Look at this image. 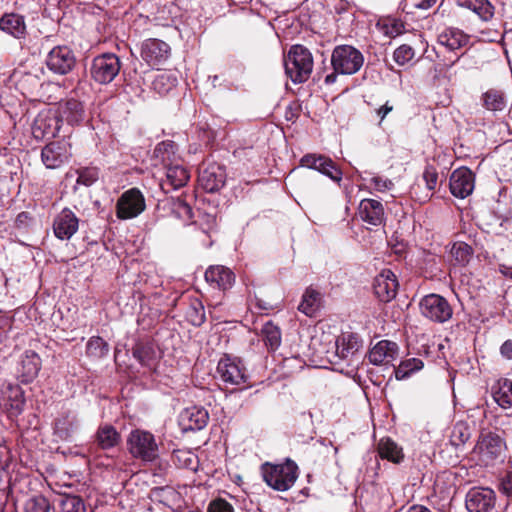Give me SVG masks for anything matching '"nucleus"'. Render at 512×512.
Masks as SVG:
<instances>
[{
	"label": "nucleus",
	"instance_id": "nucleus-1",
	"mask_svg": "<svg viewBox=\"0 0 512 512\" xmlns=\"http://www.w3.org/2000/svg\"><path fill=\"white\" fill-rule=\"evenodd\" d=\"M363 63V54L355 47L351 45L336 46L331 55L333 72L325 76V84H334L339 74L353 75L357 73L363 66Z\"/></svg>",
	"mask_w": 512,
	"mask_h": 512
},
{
	"label": "nucleus",
	"instance_id": "nucleus-2",
	"mask_svg": "<svg viewBox=\"0 0 512 512\" xmlns=\"http://www.w3.org/2000/svg\"><path fill=\"white\" fill-rule=\"evenodd\" d=\"M261 473L265 483L276 491H287L298 478V466L291 459L281 464L266 462L261 466Z\"/></svg>",
	"mask_w": 512,
	"mask_h": 512
},
{
	"label": "nucleus",
	"instance_id": "nucleus-3",
	"mask_svg": "<svg viewBox=\"0 0 512 512\" xmlns=\"http://www.w3.org/2000/svg\"><path fill=\"white\" fill-rule=\"evenodd\" d=\"M284 67L293 83L306 82L313 70L311 52L303 45H293L284 58Z\"/></svg>",
	"mask_w": 512,
	"mask_h": 512
},
{
	"label": "nucleus",
	"instance_id": "nucleus-4",
	"mask_svg": "<svg viewBox=\"0 0 512 512\" xmlns=\"http://www.w3.org/2000/svg\"><path fill=\"white\" fill-rule=\"evenodd\" d=\"M130 454L145 462H153L158 457V445L152 433L140 429L131 431L127 439Z\"/></svg>",
	"mask_w": 512,
	"mask_h": 512
},
{
	"label": "nucleus",
	"instance_id": "nucleus-5",
	"mask_svg": "<svg viewBox=\"0 0 512 512\" xmlns=\"http://www.w3.org/2000/svg\"><path fill=\"white\" fill-rule=\"evenodd\" d=\"M419 308L423 317L436 323H445L453 315L449 302L438 294L424 296L419 303Z\"/></svg>",
	"mask_w": 512,
	"mask_h": 512
},
{
	"label": "nucleus",
	"instance_id": "nucleus-6",
	"mask_svg": "<svg viewBox=\"0 0 512 512\" xmlns=\"http://www.w3.org/2000/svg\"><path fill=\"white\" fill-rule=\"evenodd\" d=\"M120 68L121 62L118 56L113 53H104L93 59L90 74L97 83L108 84L119 74Z\"/></svg>",
	"mask_w": 512,
	"mask_h": 512
},
{
	"label": "nucleus",
	"instance_id": "nucleus-7",
	"mask_svg": "<svg viewBox=\"0 0 512 512\" xmlns=\"http://www.w3.org/2000/svg\"><path fill=\"white\" fill-rule=\"evenodd\" d=\"M503 446L504 443L497 434L491 432L481 434L473 449V454L481 464L488 466L501 455Z\"/></svg>",
	"mask_w": 512,
	"mask_h": 512
},
{
	"label": "nucleus",
	"instance_id": "nucleus-8",
	"mask_svg": "<svg viewBox=\"0 0 512 512\" xmlns=\"http://www.w3.org/2000/svg\"><path fill=\"white\" fill-rule=\"evenodd\" d=\"M145 199L137 188L125 191L116 204V214L119 219H132L141 214L145 209Z\"/></svg>",
	"mask_w": 512,
	"mask_h": 512
},
{
	"label": "nucleus",
	"instance_id": "nucleus-9",
	"mask_svg": "<svg viewBox=\"0 0 512 512\" xmlns=\"http://www.w3.org/2000/svg\"><path fill=\"white\" fill-rule=\"evenodd\" d=\"M61 124V120L54 110H42L33 122L32 134L38 140L54 138L58 135Z\"/></svg>",
	"mask_w": 512,
	"mask_h": 512
},
{
	"label": "nucleus",
	"instance_id": "nucleus-10",
	"mask_svg": "<svg viewBox=\"0 0 512 512\" xmlns=\"http://www.w3.org/2000/svg\"><path fill=\"white\" fill-rule=\"evenodd\" d=\"M76 64L73 51L66 45L52 48L46 57L47 68L57 75H66Z\"/></svg>",
	"mask_w": 512,
	"mask_h": 512
},
{
	"label": "nucleus",
	"instance_id": "nucleus-11",
	"mask_svg": "<svg viewBox=\"0 0 512 512\" xmlns=\"http://www.w3.org/2000/svg\"><path fill=\"white\" fill-rule=\"evenodd\" d=\"M496 504L495 492L486 487H472L465 496L468 512H491Z\"/></svg>",
	"mask_w": 512,
	"mask_h": 512
},
{
	"label": "nucleus",
	"instance_id": "nucleus-12",
	"mask_svg": "<svg viewBox=\"0 0 512 512\" xmlns=\"http://www.w3.org/2000/svg\"><path fill=\"white\" fill-rule=\"evenodd\" d=\"M170 46L159 39L150 38L141 44V58L152 68H158L170 57Z\"/></svg>",
	"mask_w": 512,
	"mask_h": 512
},
{
	"label": "nucleus",
	"instance_id": "nucleus-13",
	"mask_svg": "<svg viewBox=\"0 0 512 512\" xmlns=\"http://www.w3.org/2000/svg\"><path fill=\"white\" fill-rule=\"evenodd\" d=\"M300 164L302 167L320 172L336 183H339L342 180V171L331 158L325 155L306 154L301 158Z\"/></svg>",
	"mask_w": 512,
	"mask_h": 512
},
{
	"label": "nucleus",
	"instance_id": "nucleus-14",
	"mask_svg": "<svg viewBox=\"0 0 512 512\" xmlns=\"http://www.w3.org/2000/svg\"><path fill=\"white\" fill-rule=\"evenodd\" d=\"M217 372L223 382L230 385L246 384L248 375L241 361L225 356L220 359Z\"/></svg>",
	"mask_w": 512,
	"mask_h": 512
},
{
	"label": "nucleus",
	"instance_id": "nucleus-15",
	"mask_svg": "<svg viewBox=\"0 0 512 512\" xmlns=\"http://www.w3.org/2000/svg\"><path fill=\"white\" fill-rule=\"evenodd\" d=\"M474 186L475 176L470 169L460 167L452 172L449 187L453 196L464 199L473 192Z\"/></svg>",
	"mask_w": 512,
	"mask_h": 512
},
{
	"label": "nucleus",
	"instance_id": "nucleus-16",
	"mask_svg": "<svg viewBox=\"0 0 512 512\" xmlns=\"http://www.w3.org/2000/svg\"><path fill=\"white\" fill-rule=\"evenodd\" d=\"M226 172L222 166L217 163L208 164L199 172L198 183L209 193L219 191L225 184Z\"/></svg>",
	"mask_w": 512,
	"mask_h": 512
},
{
	"label": "nucleus",
	"instance_id": "nucleus-17",
	"mask_svg": "<svg viewBox=\"0 0 512 512\" xmlns=\"http://www.w3.org/2000/svg\"><path fill=\"white\" fill-rule=\"evenodd\" d=\"M70 156L69 145L63 141L51 142L41 152L42 162L49 169L59 168Z\"/></svg>",
	"mask_w": 512,
	"mask_h": 512
},
{
	"label": "nucleus",
	"instance_id": "nucleus-18",
	"mask_svg": "<svg viewBox=\"0 0 512 512\" xmlns=\"http://www.w3.org/2000/svg\"><path fill=\"white\" fill-rule=\"evenodd\" d=\"M373 288L380 301H391L395 298L398 290L396 275L389 269L381 271L374 279Z\"/></svg>",
	"mask_w": 512,
	"mask_h": 512
},
{
	"label": "nucleus",
	"instance_id": "nucleus-19",
	"mask_svg": "<svg viewBox=\"0 0 512 512\" xmlns=\"http://www.w3.org/2000/svg\"><path fill=\"white\" fill-rule=\"evenodd\" d=\"M79 220L68 208L63 209L54 219L53 231L60 240H69L78 230Z\"/></svg>",
	"mask_w": 512,
	"mask_h": 512
},
{
	"label": "nucleus",
	"instance_id": "nucleus-20",
	"mask_svg": "<svg viewBox=\"0 0 512 512\" xmlns=\"http://www.w3.org/2000/svg\"><path fill=\"white\" fill-rule=\"evenodd\" d=\"M208 420V411L199 406L185 408L179 416V422L184 431L201 430L206 427Z\"/></svg>",
	"mask_w": 512,
	"mask_h": 512
},
{
	"label": "nucleus",
	"instance_id": "nucleus-21",
	"mask_svg": "<svg viewBox=\"0 0 512 512\" xmlns=\"http://www.w3.org/2000/svg\"><path fill=\"white\" fill-rule=\"evenodd\" d=\"M166 177L160 183L161 189L165 193L177 190L186 185L190 178L188 170L181 164L170 163L165 165Z\"/></svg>",
	"mask_w": 512,
	"mask_h": 512
},
{
	"label": "nucleus",
	"instance_id": "nucleus-22",
	"mask_svg": "<svg viewBox=\"0 0 512 512\" xmlns=\"http://www.w3.org/2000/svg\"><path fill=\"white\" fill-rule=\"evenodd\" d=\"M205 280L213 288L225 291L232 287L235 282V276L229 268L222 265H215L210 266L206 270Z\"/></svg>",
	"mask_w": 512,
	"mask_h": 512
},
{
	"label": "nucleus",
	"instance_id": "nucleus-23",
	"mask_svg": "<svg viewBox=\"0 0 512 512\" xmlns=\"http://www.w3.org/2000/svg\"><path fill=\"white\" fill-rule=\"evenodd\" d=\"M40 368L41 359L39 355L32 350H27L21 356L18 367V377L22 383H30L36 378Z\"/></svg>",
	"mask_w": 512,
	"mask_h": 512
},
{
	"label": "nucleus",
	"instance_id": "nucleus-24",
	"mask_svg": "<svg viewBox=\"0 0 512 512\" xmlns=\"http://www.w3.org/2000/svg\"><path fill=\"white\" fill-rule=\"evenodd\" d=\"M54 111L58 114L61 123L65 121L69 125L79 124L85 118L83 104L74 98L59 103L57 110Z\"/></svg>",
	"mask_w": 512,
	"mask_h": 512
},
{
	"label": "nucleus",
	"instance_id": "nucleus-25",
	"mask_svg": "<svg viewBox=\"0 0 512 512\" xmlns=\"http://www.w3.org/2000/svg\"><path fill=\"white\" fill-rule=\"evenodd\" d=\"M4 405L11 417H17L25 406V397L19 385L8 384L2 390Z\"/></svg>",
	"mask_w": 512,
	"mask_h": 512
},
{
	"label": "nucleus",
	"instance_id": "nucleus-26",
	"mask_svg": "<svg viewBox=\"0 0 512 512\" xmlns=\"http://www.w3.org/2000/svg\"><path fill=\"white\" fill-rule=\"evenodd\" d=\"M0 30L15 39H23L27 34L25 17L15 12L4 13L0 17Z\"/></svg>",
	"mask_w": 512,
	"mask_h": 512
},
{
	"label": "nucleus",
	"instance_id": "nucleus-27",
	"mask_svg": "<svg viewBox=\"0 0 512 512\" xmlns=\"http://www.w3.org/2000/svg\"><path fill=\"white\" fill-rule=\"evenodd\" d=\"M398 352L396 343L382 340L369 351V361L374 365H388L392 363Z\"/></svg>",
	"mask_w": 512,
	"mask_h": 512
},
{
	"label": "nucleus",
	"instance_id": "nucleus-28",
	"mask_svg": "<svg viewBox=\"0 0 512 512\" xmlns=\"http://www.w3.org/2000/svg\"><path fill=\"white\" fill-rule=\"evenodd\" d=\"M360 218L373 226L382 224L384 220V208L381 202L374 199H363L358 208Z\"/></svg>",
	"mask_w": 512,
	"mask_h": 512
},
{
	"label": "nucleus",
	"instance_id": "nucleus-29",
	"mask_svg": "<svg viewBox=\"0 0 512 512\" xmlns=\"http://www.w3.org/2000/svg\"><path fill=\"white\" fill-rule=\"evenodd\" d=\"M323 297L319 290L310 286L302 295L298 310L308 317H313L322 307Z\"/></svg>",
	"mask_w": 512,
	"mask_h": 512
},
{
	"label": "nucleus",
	"instance_id": "nucleus-30",
	"mask_svg": "<svg viewBox=\"0 0 512 512\" xmlns=\"http://www.w3.org/2000/svg\"><path fill=\"white\" fill-rule=\"evenodd\" d=\"M468 36L458 28H446L438 35V42L447 49L454 51L468 43Z\"/></svg>",
	"mask_w": 512,
	"mask_h": 512
},
{
	"label": "nucleus",
	"instance_id": "nucleus-31",
	"mask_svg": "<svg viewBox=\"0 0 512 512\" xmlns=\"http://www.w3.org/2000/svg\"><path fill=\"white\" fill-rule=\"evenodd\" d=\"M360 347L361 343L358 337L353 334L342 336L336 341V353L342 359L350 361L354 358L357 359V353Z\"/></svg>",
	"mask_w": 512,
	"mask_h": 512
},
{
	"label": "nucleus",
	"instance_id": "nucleus-32",
	"mask_svg": "<svg viewBox=\"0 0 512 512\" xmlns=\"http://www.w3.org/2000/svg\"><path fill=\"white\" fill-rule=\"evenodd\" d=\"M456 4L474 12L483 21H489L494 15V7L488 0H456Z\"/></svg>",
	"mask_w": 512,
	"mask_h": 512
},
{
	"label": "nucleus",
	"instance_id": "nucleus-33",
	"mask_svg": "<svg viewBox=\"0 0 512 512\" xmlns=\"http://www.w3.org/2000/svg\"><path fill=\"white\" fill-rule=\"evenodd\" d=\"M492 397L503 409L512 407V384L509 379H500L492 386Z\"/></svg>",
	"mask_w": 512,
	"mask_h": 512
},
{
	"label": "nucleus",
	"instance_id": "nucleus-34",
	"mask_svg": "<svg viewBox=\"0 0 512 512\" xmlns=\"http://www.w3.org/2000/svg\"><path fill=\"white\" fill-rule=\"evenodd\" d=\"M378 453L382 459L400 463L404 459L403 449L390 438H382L378 443Z\"/></svg>",
	"mask_w": 512,
	"mask_h": 512
},
{
	"label": "nucleus",
	"instance_id": "nucleus-35",
	"mask_svg": "<svg viewBox=\"0 0 512 512\" xmlns=\"http://www.w3.org/2000/svg\"><path fill=\"white\" fill-rule=\"evenodd\" d=\"M96 439L102 449H110L120 441V435L111 425H103L98 428Z\"/></svg>",
	"mask_w": 512,
	"mask_h": 512
},
{
	"label": "nucleus",
	"instance_id": "nucleus-36",
	"mask_svg": "<svg viewBox=\"0 0 512 512\" xmlns=\"http://www.w3.org/2000/svg\"><path fill=\"white\" fill-rule=\"evenodd\" d=\"M262 339L270 350H276L281 344V332L272 322H266L261 329Z\"/></svg>",
	"mask_w": 512,
	"mask_h": 512
},
{
	"label": "nucleus",
	"instance_id": "nucleus-37",
	"mask_svg": "<svg viewBox=\"0 0 512 512\" xmlns=\"http://www.w3.org/2000/svg\"><path fill=\"white\" fill-rule=\"evenodd\" d=\"M483 106L489 111H502L506 106L504 94L496 89H490L482 95Z\"/></svg>",
	"mask_w": 512,
	"mask_h": 512
},
{
	"label": "nucleus",
	"instance_id": "nucleus-38",
	"mask_svg": "<svg viewBox=\"0 0 512 512\" xmlns=\"http://www.w3.org/2000/svg\"><path fill=\"white\" fill-rule=\"evenodd\" d=\"M470 437L471 431L468 423L458 421L454 424L450 435V442L453 446L458 447L464 445Z\"/></svg>",
	"mask_w": 512,
	"mask_h": 512
},
{
	"label": "nucleus",
	"instance_id": "nucleus-39",
	"mask_svg": "<svg viewBox=\"0 0 512 512\" xmlns=\"http://www.w3.org/2000/svg\"><path fill=\"white\" fill-rule=\"evenodd\" d=\"M450 253L458 264L466 265L471 260L474 251L469 244L458 241L453 243Z\"/></svg>",
	"mask_w": 512,
	"mask_h": 512
},
{
	"label": "nucleus",
	"instance_id": "nucleus-40",
	"mask_svg": "<svg viewBox=\"0 0 512 512\" xmlns=\"http://www.w3.org/2000/svg\"><path fill=\"white\" fill-rule=\"evenodd\" d=\"M60 512H86L84 501L76 495H64L59 502Z\"/></svg>",
	"mask_w": 512,
	"mask_h": 512
},
{
	"label": "nucleus",
	"instance_id": "nucleus-41",
	"mask_svg": "<svg viewBox=\"0 0 512 512\" xmlns=\"http://www.w3.org/2000/svg\"><path fill=\"white\" fill-rule=\"evenodd\" d=\"M175 153L176 145L170 140L160 142L154 149L155 157L160 158L164 166L173 162Z\"/></svg>",
	"mask_w": 512,
	"mask_h": 512
},
{
	"label": "nucleus",
	"instance_id": "nucleus-42",
	"mask_svg": "<svg viewBox=\"0 0 512 512\" xmlns=\"http://www.w3.org/2000/svg\"><path fill=\"white\" fill-rule=\"evenodd\" d=\"M423 362L417 358L407 359L395 369V377L398 380L407 378L411 373L420 370Z\"/></svg>",
	"mask_w": 512,
	"mask_h": 512
},
{
	"label": "nucleus",
	"instance_id": "nucleus-43",
	"mask_svg": "<svg viewBox=\"0 0 512 512\" xmlns=\"http://www.w3.org/2000/svg\"><path fill=\"white\" fill-rule=\"evenodd\" d=\"M133 356L143 366L151 367L154 364L156 358L155 351L152 346L140 344L137 345L133 350Z\"/></svg>",
	"mask_w": 512,
	"mask_h": 512
},
{
	"label": "nucleus",
	"instance_id": "nucleus-44",
	"mask_svg": "<svg viewBox=\"0 0 512 512\" xmlns=\"http://www.w3.org/2000/svg\"><path fill=\"white\" fill-rule=\"evenodd\" d=\"M177 83V79L169 74L161 73L157 75L153 81V88L159 94H167Z\"/></svg>",
	"mask_w": 512,
	"mask_h": 512
},
{
	"label": "nucleus",
	"instance_id": "nucleus-45",
	"mask_svg": "<svg viewBox=\"0 0 512 512\" xmlns=\"http://www.w3.org/2000/svg\"><path fill=\"white\" fill-rule=\"evenodd\" d=\"M187 320L194 326H201L205 322V310L200 301L191 303L186 311Z\"/></svg>",
	"mask_w": 512,
	"mask_h": 512
},
{
	"label": "nucleus",
	"instance_id": "nucleus-46",
	"mask_svg": "<svg viewBox=\"0 0 512 512\" xmlns=\"http://www.w3.org/2000/svg\"><path fill=\"white\" fill-rule=\"evenodd\" d=\"M86 352L89 356L101 358L108 353V344L101 337H92L87 342Z\"/></svg>",
	"mask_w": 512,
	"mask_h": 512
},
{
	"label": "nucleus",
	"instance_id": "nucleus-47",
	"mask_svg": "<svg viewBox=\"0 0 512 512\" xmlns=\"http://www.w3.org/2000/svg\"><path fill=\"white\" fill-rule=\"evenodd\" d=\"M25 512H51L49 501L44 496H35L27 500Z\"/></svg>",
	"mask_w": 512,
	"mask_h": 512
},
{
	"label": "nucleus",
	"instance_id": "nucleus-48",
	"mask_svg": "<svg viewBox=\"0 0 512 512\" xmlns=\"http://www.w3.org/2000/svg\"><path fill=\"white\" fill-rule=\"evenodd\" d=\"M77 185L91 186L99 177L98 170L94 167H86L77 171Z\"/></svg>",
	"mask_w": 512,
	"mask_h": 512
},
{
	"label": "nucleus",
	"instance_id": "nucleus-49",
	"mask_svg": "<svg viewBox=\"0 0 512 512\" xmlns=\"http://www.w3.org/2000/svg\"><path fill=\"white\" fill-rule=\"evenodd\" d=\"M414 55V49L409 45L403 44L394 51L393 58L397 64L405 65L413 59Z\"/></svg>",
	"mask_w": 512,
	"mask_h": 512
},
{
	"label": "nucleus",
	"instance_id": "nucleus-50",
	"mask_svg": "<svg viewBox=\"0 0 512 512\" xmlns=\"http://www.w3.org/2000/svg\"><path fill=\"white\" fill-rule=\"evenodd\" d=\"M403 24L395 19H388L383 22L382 30L389 37H396L403 31Z\"/></svg>",
	"mask_w": 512,
	"mask_h": 512
},
{
	"label": "nucleus",
	"instance_id": "nucleus-51",
	"mask_svg": "<svg viewBox=\"0 0 512 512\" xmlns=\"http://www.w3.org/2000/svg\"><path fill=\"white\" fill-rule=\"evenodd\" d=\"M207 512H234V508L225 499L217 498L209 503Z\"/></svg>",
	"mask_w": 512,
	"mask_h": 512
},
{
	"label": "nucleus",
	"instance_id": "nucleus-52",
	"mask_svg": "<svg viewBox=\"0 0 512 512\" xmlns=\"http://www.w3.org/2000/svg\"><path fill=\"white\" fill-rule=\"evenodd\" d=\"M175 457L185 468L190 470L196 469L197 460L194 454L187 451H177Z\"/></svg>",
	"mask_w": 512,
	"mask_h": 512
},
{
	"label": "nucleus",
	"instance_id": "nucleus-53",
	"mask_svg": "<svg viewBox=\"0 0 512 512\" xmlns=\"http://www.w3.org/2000/svg\"><path fill=\"white\" fill-rule=\"evenodd\" d=\"M423 179L425 181L428 190L432 191L437 186L438 173L433 166H427L423 173Z\"/></svg>",
	"mask_w": 512,
	"mask_h": 512
},
{
	"label": "nucleus",
	"instance_id": "nucleus-54",
	"mask_svg": "<svg viewBox=\"0 0 512 512\" xmlns=\"http://www.w3.org/2000/svg\"><path fill=\"white\" fill-rule=\"evenodd\" d=\"M304 365V360L297 356L285 358L283 361V366L289 373L302 370Z\"/></svg>",
	"mask_w": 512,
	"mask_h": 512
},
{
	"label": "nucleus",
	"instance_id": "nucleus-55",
	"mask_svg": "<svg viewBox=\"0 0 512 512\" xmlns=\"http://www.w3.org/2000/svg\"><path fill=\"white\" fill-rule=\"evenodd\" d=\"M371 184L379 192L388 191L393 187V182L390 179L381 176H374L371 179Z\"/></svg>",
	"mask_w": 512,
	"mask_h": 512
},
{
	"label": "nucleus",
	"instance_id": "nucleus-56",
	"mask_svg": "<svg viewBox=\"0 0 512 512\" xmlns=\"http://www.w3.org/2000/svg\"><path fill=\"white\" fill-rule=\"evenodd\" d=\"M500 492L506 497H512V471H508L500 480Z\"/></svg>",
	"mask_w": 512,
	"mask_h": 512
},
{
	"label": "nucleus",
	"instance_id": "nucleus-57",
	"mask_svg": "<svg viewBox=\"0 0 512 512\" xmlns=\"http://www.w3.org/2000/svg\"><path fill=\"white\" fill-rule=\"evenodd\" d=\"M501 355L511 360L512 359V340H506L500 347Z\"/></svg>",
	"mask_w": 512,
	"mask_h": 512
},
{
	"label": "nucleus",
	"instance_id": "nucleus-58",
	"mask_svg": "<svg viewBox=\"0 0 512 512\" xmlns=\"http://www.w3.org/2000/svg\"><path fill=\"white\" fill-rule=\"evenodd\" d=\"M393 110V105L387 101L384 105H382L379 109L376 110L377 116L380 118V122H382L385 117Z\"/></svg>",
	"mask_w": 512,
	"mask_h": 512
},
{
	"label": "nucleus",
	"instance_id": "nucleus-59",
	"mask_svg": "<svg viewBox=\"0 0 512 512\" xmlns=\"http://www.w3.org/2000/svg\"><path fill=\"white\" fill-rule=\"evenodd\" d=\"M176 209L178 213L184 214L187 218L190 219L192 217V209L187 203L179 201L176 204Z\"/></svg>",
	"mask_w": 512,
	"mask_h": 512
},
{
	"label": "nucleus",
	"instance_id": "nucleus-60",
	"mask_svg": "<svg viewBox=\"0 0 512 512\" xmlns=\"http://www.w3.org/2000/svg\"><path fill=\"white\" fill-rule=\"evenodd\" d=\"M499 271L503 276L512 280V266L501 264L499 266Z\"/></svg>",
	"mask_w": 512,
	"mask_h": 512
},
{
	"label": "nucleus",
	"instance_id": "nucleus-61",
	"mask_svg": "<svg viewBox=\"0 0 512 512\" xmlns=\"http://www.w3.org/2000/svg\"><path fill=\"white\" fill-rule=\"evenodd\" d=\"M436 1L437 0H421L420 2L415 4V6L420 9H428L432 7L436 3Z\"/></svg>",
	"mask_w": 512,
	"mask_h": 512
},
{
	"label": "nucleus",
	"instance_id": "nucleus-62",
	"mask_svg": "<svg viewBox=\"0 0 512 512\" xmlns=\"http://www.w3.org/2000/svg\"><path fill=\"white\" fill-rule=\"evenodd\" d=\"M407 512H431V510L422 505H413Z\"/></svg>",
	"mask_w": 512,
	"mask_h": 512
},
{
	"label": "nucleus",
	"instance_id": "nucleus-63",
	"mask_svg": "<svg viewBox=\"0 0 512 512\" xmlns=\"http://www.w3.org/2000/svg\"><path fill=\"white\" fill-rule=\"evenodd\" d=\"M28 218H29L28 213H26V212H22V213H20V214L17 216V218H16V223H17V225L24 224Z\"/></svg>",
	"mask_w": 512,
	"mask_h": 512
},
{
	"label": "nucleus",
	"instance_id": "nucleus-64",
	"mask_svg": "<svg viewBox=\"0 0 512 512\" xmlns=\"http://www.w3.org/2000/svg\"><path fill=\"white\" fill-rule=\"evenodd\" d=\"M6 454V448L0 444V463L2 462L3 456Z\"/></svg>",
	"mask_w": 512,
	"mask_h": 512
}]
</instances>
